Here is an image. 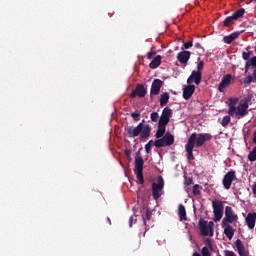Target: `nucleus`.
Here are the masks:
<instances>
[{"label": "nucleus", "mask_w": 256, "mask_h": 256, "mask_svg": "<svg viewBox=\"0 0 256 256\" xmlns=\"http://www.w3.org/2000/svg\"><path fill=\"white\" fill-rule=\"evenodd\" d=\"M251 3V0H246V5H249Z\"/></svg>", "instance_id": "obj_55"}, {"label": "nucleus", "mask_w": 256, "mask_h": 256, "mask_svg": "<svg viewBox=\"0 0 256 256\" xmlns=\"http://www.w3.org/2000/svg\"><path fill=\"white\" fill-rule=\"evenodd\" d=\"M241 3H247V0H239Z\"/></svg>", "instance_id": "obj_56"}, {"label": "nucleus", "mask_w": 256, "mask_h": 256, "mask_svg": "<svg viewBox=\"0 0 256 256\" xmlns=\"http://www.w3.org/2000/svg\"><path fill=\"white\" fill-rule=\"evenodd\" d=\"M145 120L139 123L136 127L127 126L125 127L126 135L130 138L139 137L140 139H149L151 137V126L149 124H143Z\"/></svg>", "instance_id": "obj_2"}, {"label": "nucleus", "mask_w": 256, "mask_h": 256, "mask_svg": "<svg viewBox=\"0 0 256 256\" xmlns=\"http://www.w3.org/2000/svg\"><path fill=\"white\" fill-rule=\"evenodd\" d=\"M235 247L240 256H247V251H245V245H243V242L241 241V239H237L235 241Z\"/></svg>", "instance_id": "obj_20"}, {"label": "nucleus", "mask_w": 256, "mask_h": 256, "mask_svg": "<svg viewBox=\"0 0 256 256\" xmlns=\"http://www.w3.org/2000/svg\"><path fill=\"white\" fill-rule=\"evenodd\" d=\"M192 256H201V254H199L198 252H194Z\"/></svg>", "instance_id": "obj_51"}, {"label": "nucleus", "mask_w": 256, "mask_h": 256, "mask_svg": "<svg viewBox=\"0 0 256 256\" xmlns=\"http://www.w3.org/2000/svg\"><path fill=\"white\" fill-rule=\"evenodd\" d=\"M165 131H167L166 126H161L158 124V129L155 134L156 139H161V137H163V135H165Z\"/></svg>", "instance_id": "obj_25"}, {"label": "nucleus", "mask_w": 256, "mask_h": 256, "mask_svg": "<svg viewBox=\"0 0 256 256\" xmlns=\"http://www.w3.org/2000/svg\"><path fill=\"white\" fill-rule=\"evenodd\" d=\"M145 162L143 161V157L137 155L134 160V172L136 175L137 182L140 183V185H143L145 183V179L143 178V165Z\"/></svg>", "instance_id": "obj_4"}, {"label": "nucleus", "mask_w": 256, "mask_h": 256, "mask_svg": "<svg viewBox=\"0 0 256 256\" xmlns=\"http://www.w3.org/2000/svg\"><path fill=\"white\" fill-rule=\"evenodd\" d=\"M252 193L256 195V183H254L252 186Z\"/></svg>", "instance_id": "obj_48"}, {"label": "nucleus", "mask_w": 256, "mask_h": 256, "mask_svg": "<svg viewBox=\"0 0 256 256\" xmlns=\"http://www.w3.org/2000/svg\"><path fill=\"white\" fill-rule=\"evenodd\" d=\"M235 21L233 16H228L224 19L223 25L224 27H231V25H235Z\"/></svg>", "instance_id": "obj_27"}, {"label": "nucleus", "mask_w": 256, "mask_h": 256, "mask_svg": "<svg viewBox=\"0 0 256 256\" xmlns=\"http://www.w3.org/2000/svg\"><path fill=\"white\" fill-rule=\"evenodd\" d=\"M153 146L149 145V144H146L145 145V151L146 153H151V149H152Z\"/></svg>", "instance_id": "obj_44"}, {"label": "nucleus", "mask_w": 256, "mask_h": 256, "mask_svg": "<svg viewBox=\"0 0 256 256\" xmlns=\"http://www.w3.org/2000/svg\"><path fill=\"white\" fill-rule=\"evenodd\" d=\"M201 189H203V187H201L199 184L194 185L192 188L193 195H195V197L201 196Z\"/></svg>", "instance_id": "obj_28"}, {"label": "nucleus", "mask_w": 256, "mask_h": 256, "mask_svg": "<svg viewBox=\"0 0 256 256\" xmlns=\"http://www.w3.org/2000/svg\"><path fill=\"white\" fill-rule=\"evenodd\" d=\"M253 143L256 144V130H255L254 133H253Z\"/></svg>", "instance_id": "obj_50"}, {"label": "nucleus", "mask_w": 256, "mask_h": 256, "mask_svg": "<svg viewBox=\"0 0 256 256\" xmlns=\"http://www.w3.org/2000/svg\"><path fill=\"white\" fill-rule=\"evenodd\" d=\"M211 253V249H209L208 247H203L201 250L202 256H211Z\"/></svg>", "instance_id": "obj_37"}, {"label": "nucleus", "mask_w": 256, "mask_h": 256, "mask_svg": "<svg viewBox=\"0 0 256 256\" xmlns=\"http://www.w3.org/2000/svg\"><path fill=\"white\" fill-rule=\"evenodd\" d=\"M156 54H157V53H156V52H153V51L148 52V53H147V59H149V60L153 59V55H156Z\"/></svg>", "instance_id": "obj_43"}, {"label": "nucleus", "mask_w": 256, "mask_h": 256, "mask_svg": "<svg viewBox=\"0 0 256 256\" xmlns=\"http://www.w3.org/2000/svg\"><path fill=\"white\" fill-rule=\"evenodd\" d=\"M253 99V94H248L247 96H245L240 103H242V105H248L251 103V100Z\"/></svg>", "instance_id": "obj_30"}, {"label": "nucleus", "mask_w": 256, "mask_h": 256, "mask_svg": "<svg viewBox=\"0 0 256 256\" xmlns=\"http://www.w3.org/2000/svg\"><path fill=\"white\" fill-rule=\"evenodd\" d=\"M151 215H153V213H151L149 209H146L145 215H142L145 225L147 224L146 221H151Z\"/></svg>", "instance_id": "obj_32"}, {"label": "nucleus", "mask_w": 256, "mask_h": 256, "mask_svg": "<svg viewBox=\"0 0 256 256\" xmlns=\"http://www.w3.org/2000/svg\"><path fill=\"white\" fill-rule=\"evenodd\" d=\"M246 53H248L249 57H251L253 55V51H248Z\"/></svg>", "instance_id": "obj_52"}, {"label": "nucleus", "mask_w": 256, "mask_h": 256, "mask_svg": "<svg viewBox=\"0 0 256 256\" xmlns=\"http://www.w3.org/2000/svg\"><path fill=\"white\" fill-rule=\"evenodd\" d=\"M252 65H251V60H249V61H246V63H245V69H246V71L249 69V67H251Z\"/></svg>", "instance_id": "obj_45"}, {"label": "nucleus", "mask_w": 256, "mask_h": 256, "mask_svg": "<svg viewBox=\"0 0 256 256\" xmlns=\"http://www.w3.org/2000/svg\"><path fill=\"white\" fill-rule=\"evenodd\" d=\"M212 139L213 136L209 133H192L185 144L186 158L188 161L195 160V156L193 155L195 147L199 149V147H203L207 141H211Z\"/></svg>", "instance_id": "obj_1"}, {"label": "nucleus", "mask_w": 256, "mask_h": 256, "mask_svg": "<svg viewBox=\"0 0 256 256\" xmlns=\"http://www.w3.org/2000/svg\"><path fill=\"white\" fill-rule=\"evenodd\" d=\"M243 15H245V8H240L237 9L233 14L232 17L234 18L235 21L241 19V17H243Z\"/></svg>", "instance_id": "obj_24"}, {"label": "nucleus", "mask_w": 256, "mask_h": 256, "mask_svg": "<svg viewBox=\"0 0 256 256\" xmlns=\"http://www.w3.org/2000/svg\"><path fill=\"white\" fill-rule=\"evenodd\" d=\"M194 47H195V49H203V46L201 45V43H196L195 45H194Z\"/></svg>", "instance_id": "obj_46"}, {"label": "nucleus", "mask_w": 256, "mask_h": 256, "mask_svg": "<svg viewBox=\"0 0 256 256\" xmlns=\"http://www.w3.org/2000/svg\"><path fill=\"white\" fill-rule=\"evenodd\" d=\"M212 209L214 213L213 221H215V223L221 221V219H223V209H224L223 201L221 200L212 201Z\"/></svg>", "instance_id": "obj_8"}, {"label": "nucleus", "mask_w": 256, "mask_h": 256, "mask_svg": "<svg viewBox=\"0 0 256 256\" xmlns=\"http://www.w3.org/2000/svg\"><path fill=\"white\" fill-rule=\"evenodd\" d=\"M230 117H236V119H243L249 115V105L242 104L241 102L237 107L230 106L228 110Z\"/></svg>", "instance_id": "obj_3"}, {"label": "nucleus", "mask_w": 256, "mask_h": 256, "mask_svg": "<svg viewBox=\"0 0 256 256\" xmlns=\"http://www.w3.org/2000/svg\"><path fill=\"white\" fill-rule=\"evenodd\" d=\"M163 82L161 79H154L151 85L150 95H159L161 93Z\"/></svg>", "instance_id": "obj_14"}, {"label": "nucleus", "mask_w": 256, "mask_h": 256, "mask_svg": "<svg viewBox=\"0 0 256 256\" xmlns=\"http://www.w3.org/2000/svg\"><path fill=\"white\" fill-rule=\"evenodd\" d=\"M221 227L222 229H224V235L227 237V239H233V235H235V229H233V226H231V224H224L223 222H221Z\"/></svg>", "instance_id": "obj_16"}, {"label": "nucleus", "mask_w": 256, "mask_h": 256, "mask_svg": "<svg viewBox=\"0 0 256 256\" xmlns=\"http://www.w3.org/2000/svg\"><path fill=\"white\" fill-rule=\"evenodd\" d=\"M204 245H206L205 247H208V249H210L211 252L214 251V249H213V242H211V239L206 238L204 240Z\"/></svg>", "instance_id": "obj_35"}, {"label": "nucleus", "mask_w": 256, "mask_h": 256, "mask_svg": "<svg viewBox=\"0 0 256 256\" xmlns=\"http://www.w3.org/2000/svg\"><path fill=\"white\" fill-rule=\"evenodd\" d=\"M169 119L165 118L164 116H160L159 120H158V125H161L163 127H167V125H169Z\"/></svg>", "instance_id": "obj_31"}, {"label": "nucleus", "mask_w": 256, "mask_h": 256, "mask_svg": "<svg viewBox=\"0 0 256 256\" xmlns=\"http://www.w3.org/2000/svg\"><path fill=\"white\" fill-rule=\"evenodd\" d=\"M131 117L134 119V121H139V118L141 117V113L139 111L131 113Z\"/></svg>", "instance_id": "obj_39"}, {"label": "nucleus", "mask_w": 256, "mask_h": 256, "mask_svg": "<svg viewBox=\"0 0 256 256\" xmlns=\"http://www.w3.org/2000/svg\"><path fill=\"white\" fill-rule=\"evenodd\" d=\"M124 153H125V155H126L128 161H131V150L126 149V150L124 151Z\"/></svg>", "instance_id": "obj_41"}, {"label": "nucleus", "mask_w": 256, "mask_h": 256, "mask_svg": "<svg viewBox=\"0 0 256 256\" xmlns=\"http://www.w3.org/2000/svg\"><path fill=\"white\" fill-rule=\"evenodd\" d=\"M201 79H203V73L200 71L193 70L191 75L187 79V83L188 85H191V83H195V85H200Z\"/></svg>", "instance_id": "obj_12"}, {"label": "nucleus", "mask_w": 256, "mask_h": 256, "mask_svg": "<svg viewBox=\"0 0 256 256\" xmlns=\"http://www.w3.org/2000/svg\"><path fill=\"white\" fill-rule=\"evenodd\" d=\"M191 59V53L187 50H183L177 54V61L182 65H187Z\"/></svg>", "instance_id": "obj_15"}, {"label": "nucleus", "mask_w": 256, "mask_h": 256, "mask_svg": "<svg viewBox=\"0 0 256 256\" xmlns=\"http://www.w3.org/2000/svg\"><path fill=\"white\" fill-rule=\"evenodd\" d=\"M249 54L247 52H242V59H244V61H249Z\"/></svg>", "instance_id": "obj_42"}, {"label": "nucleus", "mask_w": 256, "mask_h": 256, "mask_svg": "<svg viewBox=\"0 0 256 256\" xmlns=\"http://www.w3.org/2000/svg\"><path fill=\"white\" fill-rule=\"evenodd\" d=\"M150 119L151 121H153V123H157V121H159V113L152 112L150 115Z\"/></svg>", "instance_id": "obj_36"}, {"label": "nucleus", "mask_w": 256, "mask_h": 256, "mask_svg": "<svg viewBox=\"0 0 256 256\" xmlns=\"http://www.w3.org/2000/svg\"><path fill=\"white\" fill-rule=\"evenodd\" d=\"M244 85H251V83H256L255 77L252 75H248L243 80Z\"/></svg>", "instance_id": "obj_29"}, {"label": "nucleus", "mask_w": 256, "mask_h": 256, "mask_svg": "<svg viewBox=\"0 0 256 256\" xmlns=\"http://www.w3.org/2000/svg\"><path fill=\"white\" fill-rule=\"evenodd\" d=\"M161 116L171 121V117L173 116V110H171V108L169 107H165L162 111Z\"/></svg>", "instance_id": "obj_26"}, {"label": "nucleus", "mask_w": 256, "mask_h": 256, "mask_svg": "<svg viewBox=\"0 0 256 256\" xmlns=\"http://www.w3.org/2000/svg\"><path fill=\"white\" fill-rule=\"evenodd\" d=\"M178 216L180 221H187V211L185 210V206L183 204H179L178 206Z\"/></svg>", "instance_id": "obj_21"}, {"label": "nucleus", "mask_w": 256, "mask_h": 256, "mask_svg": "<svg viewBox=\"0 0 256 256\" xmlns=\"http://www.w3.org/2000/svg\"><path fill=\"white\" fill-rule=\"evenodd\" d=\"M252 77H255V80H256V70L253 71V76Z\"/></svg>", "instance_id": "obj_54"}, {"label": "nucleus", "mask_w": 256, "mask_h": 256, "mask_svg": "<svg viewBox=\"0 0 256 256\" xmlns=\"http://www.w3.org/2000/svg\"><path fill=\"white\" fill-rule=\"evenodd\" d=\"M199 229L201 232V235H203V237H213V227L215 225V223H213V221H210L209 223H207L206 220H199Z\"/></svg>", "instance_id": "obj_7"}, {"label": "nucleus", "mask_w": 256, "mask_h": 256, "mask_svg": "<svg viewBox=\"0 0 256 256\" xmlns=\"http://www.w3.org/2000/svg\"><path fill=\"white\" fill-rule=\"evenodd\" d=\"M161 65V55H157L149 64L150 69H157Z\"/></svg>", "instance_id": "obj_22"}, {"label": "nucleus", "mask_w": 256, "mask_h": 256, "mask_svg": "<svg viewBox=\"0 0 256 256\" xmlns=\"http://www.w3.org/2000/svg\"><path fill=\"white\" fill-rule=\"evenodd\" d=\"M233 181H237V174L234 170H230L224 175L222 180V185L224 189H231V185H233Z\"/></svg>", "instance_id": "obj_10"}, {"label": "nucleus", "mask_w": 256, "mask_h": 256, "mask_svg": "<svg viewBox=\"0 0 256 256\" xmlns=\"http://www.w3.org/2000/svg\"><path fill=\"white\" fill-rule=\"evenodd\" d=\"M169 92H164L160 95V107H165L169 103Z\"/></svg>", "instance_id": "obj_23"}, {"label": "nucleus", "mask_w": 256, "mask_h": 256, "mask_svg": "<svg viewBox=\"0 0 256 256\" xmlns=\"http://www.w3.org/2000/svg\"><path fill=\"white\" fill-rule=\"evenodd\" d=\"M147 145H150V147H153V145H155V142L153 140H150Z\"/></svg>", "instance_id": "obj_49"}, {"label": "nucleus", "mask_w": 256, "mask_h": 256, "mask_svg": "<svg viewBox=\"0 0 256 256\" xmlns=\"http://www.w3.org/2000/svg\"><path fill=\"white\" fill-rule=\"evenodd\" d=\"M129 227H133V216L129 218Z\"/></svg>", "instance_id": "obj_47"}, {"label": "nucleus", "mask_w": 256, "mask_h": 256, "mask_svg": "<svg viewBox=\"0 0 256 256\" xmlns=\"http://www.w3.org/2000/svg\"><path fill=\"white\" fill-rule=\"evenodd\" d=\"M147 95V88L143 84H137L133 92L130 94L131 99H135V97L143 98Z\"/></svg>", "instance_id": "obj_11"}, {"label": "nucleus", "mask_w": 256, "mask_h": 256, "mask_svg": "<svg viewBox=\"0 0 256 256\" xmlns=\"http://www.w3.org/2000/svg\"><path fill=\"white\" fill-rule=\"evenodd\" d=\"M203 67H205V62L200 61L197 65V70L196 71H199L201 73V71H203Z\"/></svg>", "instance_id": "obj_40"}, {"label": "nucleus", "mask_w": 256, "mask_h": 256, "mask_svg": "<svg viewBox=\"0 0 256 256\" xmlns=\"http://www.w3.org/2000/svg\"><path fill=\"white\" fill-rule=\"evenodd\" d=\"M233 80V76L231 74L224 75L219 86H218V91L220 93H224L225 89L231 85V81Z\"/></svg>", "instance_id": "obj_13"}, {"label": "nucleus", "mask_w": 256, "mask_h": 256, "mask_svg": "<svg viewBox=\"0 0 256 256\" xmlns=\"http://www.w3.org/2000/svg\"><path fill=\"white\" fill-rule=\"evenodd\" d=\"M107 223H109V225H111V218L107 217Z\"/></svg>", "instance_id": "obj_53"}, {"label": "nucleus", "mask_w": 256, "mask_h": 256, "mask_svg": "<svg viewBox=\"0 0 256 256\" xmlns=\"http://www.w3.org/2000/svg\"><path fill=\"white\" fill-rule=\"evenodd\" d=\"M241 33H243V31H236L228 36H224L223 41L224 43H226L227 45H231L232 41H235L237 39H239V35H241Z\"/></svg>", "instance_id": "obj_18"}, {"label": "nucleus", "mask_w": 256, "mask_h": 256, "mask_svg": "<svg viewBox=\"0 0 256 256\" xmlns=\"http://www.w3.org/2000/svg\"><path fill=\"white\" fill-rule=\"evenodd\" d=\"M239 220V216L235 213L233 208L231 206L225 207V216L222 219V223L225 225V223L231 224V223H237Z\"/></svg>", "instance_id": "obj_9"}, {"label": "nucleus", "mask_w": 256, "mask_h": 256, "mask_svg": "<svg viewBox=\"0 0 256 256\" xmlns=\"http://www.w3.org/2000/svg\"><path fill=\"white\" fill-rule=\"evenodd\" d=\"M191 47H193V40H190V41L184 43L183 47H182V51H183V49H191Z\"/></svg>", "instance_id": "obj_38"}, {"label": "nucleus", "mask_w": 256, "mask_h": 256, "mask_svg": "<svg viewBox=\"0 0 256 256\" xmlns=\"http://www.w3.org/2000/svg\"><path fill=\"white\" fill-rule=\"evenodd\" d=\"M193 93H195V85H187L183 88V99L189 101V98L193 97Z\"/></svg>", "instance_id": "obj_17"}, {"label": "nucleus", "mask_w": 256, "mask_h": 256, "mask_svg": "<svg viewBox=\"0 0 256 256\" xmlns=\"http://www.w3.org/2000/svg\"><path fill=\"white\" fill-rule=\"evenodd\" d=\"M256 212L248 213L246 216V223L250 229H255Z\"/></svg>", "instance_id": "obj_19"}, {"label": "nucleus", "mask_w": 256, "mask_h": 256, "mask_svg": "<svg viewBox=\"0 0 256 256\" xmlns=\"http://www.w3.org/2000/svg\"><path fill=\"white\" fill-rule=\"evenodd\" d=\"M185 190L189 193V185H193V178H185Z\"/></svg>", "instance_id": "obj_34"}, {"label": "nucleus", "mask_w": 256, "mask_h": 256, "mask_svg": "<svg viewBox=\"0 0 256 256\" xmlns=\"http://www.w3.org/2000/svg\"><path fill=\"white\" fill-rule=\"evenodd\" d=\"M175 143V136L170 132H167L164 137L157 139L154 142V147L161 148V147H171Z\"/></svg>", "instance_id": "obj_6"}, {"label": "nucleus", "mask_w": 256, "mask_h": 256, "mask_svg": "<svg viewBox=\"0 0 256 256\" xmlns=\"http://www.w3.org/2000/svg\"><path fill=\"white\" fill-rule=\"evenodd\" d=\"M165 187V180L163 176H159L156 182L152 183V197L157 200L163 195V189Z\"/></svg>", "instance_id": "obj_5"}, {"label": "nucleus", "mask_w": 256, "mask_h": 256, "mask_svg": "<svg viewBox=\"0 0 256 256\" xmlns=\"http://www.w3.org/2000/svg\"><path fill=\"white\" fill-rule=\"evenodd\" d=\"M250 3H256V0H250Z\"/></svg>", "instance_id": "obj_57"}, {"label": "nucleus", "mask_w": 256, "mask_h": 256, "mask_svg": "<svg viewBox=\"0 0 256 256\" xmlns=\"http://www.w3.org/2000/svg\"><path fill=\"white\" fill-rule=\"evenodd\" d=\"M229 123H231V116L229 115L224 116L221 122L222 127H227Z\"/></svg>", "instance_id": "obj_33"}]
</instances>
